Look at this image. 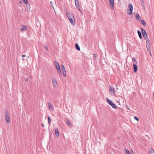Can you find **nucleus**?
Returning a JSON list of instances; mask_svg holds the SVG:
<instances>
[{
    "instance_id": "obj_1",
    "label": "nucleus",
    "mask_w": 154,
    "mask_h": 154,
    "mask_svg": "<svg viewBox=\"0 0 154 154\" xmlns=\"http://www.w3.org/2000/svg\"><path fill=\"white\" fill-rule=\"evenodd\" d=\"M5 117L6 122L8 123H9L10 122V115L9 113L7 110L6 109L5 110L4 113Z\"/></svg>"
},
{
    "instance_id": "obj_2",
    "label": "nucleus",
    "mask_w": 154,
    "mask_h": 154,
    "mask_svg": "<svg viewBox=\"0 0 154 154\" xmlns=\"http://www.w3.org/2000/svg\"><path fill=\"white\" fill-rule=\"evenodd\" d=\"M109 93L110 94L113 96L116 95L115 89L112 86H109Z\"/></svg>"
},
{
    "instance_id": "obj_3",
    "label": "nucleus",
    "mask_w": 154,
    "mask_h": 154,
    "mask_svg": "<svg viewBox=\"0 0 154 154\" xmlns=\"http://www.w3.org/2000/svg\"><path fill=\"white\" fill-rule=\"evenodd\" d=\"M150 42L149 40H147L146 41V46L147 47L148 51L149 53L151 55V52L150 50Z\"/></svg>"
},
{
    "instance_id": "obj_4",
    "label": "nucleus",
    "mask_w": 154,
    "mask_h": 154,
    "mask_svg": "<svg viewBox=\"0 0 154 154\" xmlns=\"http://www.w3.org/2000/svg\"><path fill=\"white\" fill-rule=\"evenodd\" d=\"M128 8L129 9L127 11L128 12L129 11H130V12H129L128 13L129 14L131 15L132 14V12L133 11V6L132 4H130L128 5Z\"/></svg>"
},
{
    "instance_id": "obj_5",
    "label": "nucleus",
    "mask_w": 154,
    "mask_h": 154,
    "mask_svg": "<svg viewBox=\"0 0 154 154\" xmlns=\"http://www.w3.org/2000/svg\"><path fill=\"white\" fill-rule=\"evenodd\" d=\"M52 82L54 87L55 88H57V83L56 79H53Z\"/></svg>"
},
{
    "instance_id": "obj_6",
    "label": "nucleus",
    "mask_w": 154,
    "mask_h": 154,
    "mask_svg": "<svg viewBox=\"0 0 154 154\" xmlns=\"http://www.w3.org/2000/svg\"><path fill=\"white\" fill-rule=\"evenodd\" d=\"M66 15L67 17L69 19V18H74L73 14L71 13H67L66 14Z\"/></svg>"
},
{
    "instance_id": "obj_7",
    "label": "nucleus",
    "mask_w": 154,
    "mask_h": 154,
    "mask_svg": "<svg viewBox=\"0 0 154 154\" xmlns=\"http://www.w3.org/2000/svg\"><path fill=\"white\" fill-rule=\"evenodd\" d=\"M141 30L143 36L146 38V37H147V34L146 31L143 28H141Z\"/></svg>"
},
{
    "instance_id": "obj_8",
    "label": "nucleus",
    "mask_w": 154,
    "mask_h": 154,
    "mask_svg": "<svg viewBox=\"0 0 154 154\" xmlns=\"http://www.w3.org/2000/svg\"><path fill=\"white\" fill-rule=\"evenodd\" d=\"M69 20L70 23H71L73 25H75V20L74 18H69Z\"/></svg>"
},
{
    "instance_id": "obj_9",
    "label": "nucleus",
    "mask_w": 154,
    "mask_h": 154,
    "mask_svg": "<svg viewBox=\"0 0 154 154\" xmlns=\"http://www.w3.org/2000/svg\"><path fill=\"white\" fill-rule=\"evenodd\" d=\"M27 27L26 26L24 25H22V28H20V30L22 32L24 31L25 30H27Z\"/></svg>"
},
{
    "instance_id": "obj_10",
    "label": "nucleus",
    "mask_w": 154,
    "mask_h": 154,
    "mask_svg": "<svg viewBox=\"0 0 154 154\" xmlns=\"http://www.w3.org/2000/svg\"><path fill=\"white\" fill-rule=\"evenodd\" d=\"M109 3L112 6V9L114 8V0H109Z\"/></svg>"
},
{
    "instance_id": "obj_11",
    "label": "nucleus",
    "mask_w": 154,
    "mask_h": 154,
    "mask_svg": "<svg viewBox=\"0 0 154 154\" xmlns=\"http://www.w3.org/2000/svg\"><path fill=\"white\" fill-rule=\"evenodd\" d=\"M55 134L56 136L58 137L59 136V133L58 129L57 128L55 129Z\"/></svg>"
},
{
    "instance_id": "obj_12",
    "label": "nucleus",
    "mask_w": 154,
    "mask_h": 154,
    "mask_svg": "<svg viewBox=\"0 0 154 154\" xmlns=\"http://www.w3.org/2000/svg\"><path fill=\"white\" fill-rule=\"evenodd\" d=\"M48 105L50 110V111H53V109L51 103H48Z\"/></svg>"
},
{
    "instance_id": "obj_13",
    "label": "nucleus",
    "mask_w": 154,
    "mask_h": 154,
    "mask_svg": "<svg viewBox=\"0 0 154 154\" xmlns=\"http://www.w3.org/2000/svg\"><path fill=\"white\" fill-rule=\"evenodd\" d=\"M133 67L134 68V72H136L137 70V65L135 64H133Z\"/></svg>"
},
{
    "instance_id": "obj_14",
    "label": "nucleus",
    "mask_w": 154,
    "mask_h": 154,
    "mask_svg": "<svg viewBox=\"0 0 154 154\" xmlns=\"http://www.w3.org/2000/svg\"><path fill=\"white\" fill-rule=\"evenodd\" d=\"M136 18L137 19L138 21H140L141 20V19L140 18V17L139 14H137L136 15Z\"/></svg>"
},
{
    "instance_id": "obj_15",
    "label": "nucleus",
    "mask_w": 154,
    "mask_h": 154,
    "mask_svg": "<svg viewBox=\"0 0 154 154\" xmlns=\"http://www.w3.org/2000/svg\"><path fill=\"white\" fill-rule=\"evenodd\" d=\"M149 154H154V151L151 148L149 149Z\"/></svg>"
},
{
    "instance_id": "obj_16",
    "label": "nucleus",
    "mask_w": 154,
    "mask_h": 154,
    "mask_svg": "<svg viewBox=\"0 0 154 154\" xmlns=\"http://www.w3.org/2000/svg\"><path fill=\"white\" fill-rule=\"evenodd\" d=\"M75 46L76 48L78 51H80V48L78 44L76 43L75 45Z\"/></svg>"
},
{
    "instance_id": "obj_17",
    "label": "nucleus",
    "mask_w": 154,
    "mask_h": 154,
    "mask_svg": "<svg viewBox=\"0 0 154 154\" xmlns=\"http://www.w3.org/2000/svg\"><path fill=\"white\" fill-rule=\"evenodd\" d=\"M66 122L67 124V125L69 126V127H72V125L69 122V121L68 120H66Z\"/></svg>"
},
{
    "instance_id": "obj_18",
    "label": "nucleus",
    "mask_w": 154,
    "mask_h": 154,
    "mask_svg": "<svg viewBox=\"0 0 154 154\" xmlns=\"http://www.w3.org/2000/svg\"><path fill=\"white\" fill-rule=\"evenodd\" d=\"M75 4L77 8L79 7V2L78 0H75Z\"/></svg>"
},
{
    "instance_id": "obj_19",
    "label": "nucleus",
    "mask_w": 154,
    "mask_h": 154,
    "mask_svg": "<svg viewBox=\"0 0 154 154\" xmlns=\"http://www.w3.org/2000/svg\"><path fill=\"white\" fill-rule=\"evenodd\" d=\"M62 73L63 76L66 77V69L62 70Z\"/></svg>"
},
{
    "instance_id": "obj_20",
    "label": "nucleus",
    "mask_w": 154,
    "mask_h": 154,
    "mask_svg": "<svg viewBox=\"0 0 154 154\" xmlns=\"http://www.w3.org/2000/svg\"><path fill=\"white\" fill-rule=\"evenodd\" d=\"M111 106L113 108L116 109L117 108V106L113 103H112L111 105Z\"/></svg>"
},
{
    "instance_id": "obj_21",
    "label": "nucleus",
    "mask_w": 154,
    "mask_h": 154,
    "mask_svg": "<svg viewBox=\"0 0 154 154\" xmlns=\"http://www.w3.org/2000/svg\"><path fill=\"white\" fill-rule=\"evenodd\" d=\"M137 33H138V35H139V36L140 38V39H141L142 38V36L141 35V32L140 31L138 30L137 31Z\"/></svg>"
},
{
    "instance_id": "obj_22",
    "label": "nucleus",
    "mask_w": 154,
    "mask_h": 154,
    "mask_svg": "<svg viewBox=\"0 0 154 154\" xmlns=\"http://www.w3.org/2000/svg\"><path fill=\"white\" fill-rule=\"evenodd\" d=\"M106 100L107 101V102L108 103L111 105L112 104V102L110 100H109L108 98H106Z\"/></svg>"
},
{
    "instance_id": "obj_23",
    "label": "nucleus",
    "mask_w": 154,
    "mask_h": 154,
    "mask_svg": "<svg viewBox=\"0 0 154 154\" xmlns=\"http://www.w3.org/2000/svg\"><path fill=\"white\" fill-rule=\"evenodd\" d=\"M124 150L126 154H131L129 151L128 149H125Z\"/></svg>"
},
{
    "instance_id": "obj_24",
    "label": "nucleus",
    "mask_w": 154,
    "mask_h": 154,
    "mask_svg": "<svg viewBox=\"0 0 154 154\" xmlns=\"http://www.w3.org/2000/svg\"><path fill=\"white\" fill-rule=\"evenodd\" d=\"M132 62L134 64H135L137 63L136 60L134 58H132Z\"/></svg>"
},
{
    "instance_id": "obj_25",
    "label": "nucleus",
    "mask_w": 154,
    "mask_h": 154,
    "mask_svg": "<svg viewBox=\"0 0 154 154\" xmlns=\"http://www.w3.org/2000/svg\"><path fill=\"white\" fill-rule=\"evenodd\" d=\"M140 21H141V23L142 24L145 26L146 25V23L144 21L141 20H140Z\"/></svg>"
},
{
    "instance_id": "obj_26",
    "label": "nucleus",
    "mask_w": 154,
    "mask_h": 154,
    "mask_svg": "<svg viewBox=\"0 0 154 154\" xmlns=\"http://www.w3.org/2000/svg\"><path fill=\"white\" fill-rule=\"evenodd\" d=\"M57 72L58 73L59 75L60 76H61L62 75V73L61 72V71L60 69H59V70H58Z\"/></svg>"
},
{
    "instance_id": "obj_27",
    "label": "nucleus",
    "mask_w": 154,
    "mask_h": 154,
    "mask_svg": "<svg viewBox=\"0 0 154 154\" xmlns=\"http://www.w3.org/2000/svg\"><path fill=\"white\" fill-rule=\"evenodd\" d=\"M54 65L55 66H57L59 65V64L58 62L57 61H55L54 62Z\"/></svg>"
},
{
    "instance_id": "obj_28",
    "label": "nucleus",
    "mask_w": 154,
    "mask_h": 154,
    "mask_svg": "<svg viewBox=\"0 0 154 154\" xmlns=\"http://www.w3.org/2000/svg\"><path fill=\"white\" fill-rule=\"evenodd\" d=\"M51 122V121L50 118L49 117H48V122L49 125L50 124Z\"/></svg>"
},
{
    "instance_id": "obj_29",
    "label": "nucleus",
    "mask_w": 154,
    "mask_h": 154,
    "mask_svg": "<svg viewBox=\"0 0 154 154\" xmlns=\"http://www.w3.org/2000/svg\"><path fill=\"white\" fill-rule=\"evenodd\" d=\"M55 67H56V68L57 69V70L60 69V65L57 66H55Z\"/></svg>"
},
{
    "instance_id": "obj_30",
    "label": "nucleus",
    "mask_w": 154,
    "mask_h": 154,
    "mask_svg": "<svg viewBox=\"0 0 154 154\" xmlns=\"http://www.w3.org/2000/svg\"><path fill=\"white\" fill-rule=\"evenodd\" d=\"M44 47H45V48L46 49L47 51H48V46H47V45L45 44V45Z\"/></svg>"
},
{
    "instance_id": "obj_31",
    "label": "nucleus",
    "mask_w": 154,
    "mask_h": 154,
    "mask_svg": "<svg viewBox=\"0 0 154 154\" xmlns=\"http://www.w3.org/2000/svg\"><path fill=\"white\" fill-rule=\"evenodd\" d=\"M24 2L26 4H27L28 3L27 0H23Z\"/></svg>"
},
{
    "instance_id": "obj_32",
    "label": "nucleus",
    "mask_w": 154,
    "mask_h": 154,
    "mask_svg": "<svg viewBox=\"0 0 154 154\" xmlns=\"http://www.w3.org/2000/svg\"><path fill=\"white\" fill-rule=\"evenodd\" d=\"M61 67H62V70L66 69L65 68L64 66L63 65H61Z\"/></svg>"
},
{
    "instance_id": "obj_33",
    "label": "nucleus",
    "mask_w": 154,
    "mask_h": 154,
    "mask_svg": "<svg viewBox=\"0 0 154 154\" xmlns=\"http://www.w3.org/2000/svg\"><path fill=\"white\" fill-rule=\"evenodd\" d=\"M134 118L137 121H138L139 120V119L136 116H134Z\"/></svg>"
},
{
    "instance_id": "obj_34",
    "label": "nucleus",
    "mask_w": 154,
    "mask_h": 154,
    "mask_svg": "<svg viewBox=\"0 0 154 154\" xmlns=\"http://www.w3.org/2000/svg\"><path fill=\"white\" fill-rule=\"evenodd\" d=\"M23 2L22 1H20V4H22Z\"/></svg>"
},
{
    "instance_id": "obj_35",
    "label": "nucleus",
    "mask_w": 154,
    "mask_h": 154,
    "mask_svg": "<svg viewBox=\"0 0 154 154\" xmlns=\"http://www.w3.org/2000/svg\"><path fill=\"white\" fill-rule=\"evenodd\" d=\"M77 8L80 11H81L80 9L79 8V7H77Z\"/></svg>"
},
{
    "instance_id": "obj_36",
    "label": "nucleus",
    "mask_w": 154,
    "mask_h": 154,
    "mask_svg": "<svg viewBox=\"0 0 154 154\" xmlns=\"http://www.w3.org/2000/svg\"><path fill=\"white\" fill-rule=\"evenodd\" d=\"M25 57V55H23L22 56V57Z\"/></svg>"
},
{
    "instance_id": "obj_37",
    "label": "nucleus",
    "mask_w": 154,
    "mask_h": 154,
    "mask_svg": "<svg viewBox=\"0 0 154 154\" xmlns=\"http://www.w3.org/2000/svg\"><path fill=\"white\" fill-rule=\"evenodd\" d=\"M153 98L154 99V92H153Z\"/></svg>"
},
{
    "instance_id": "obj_38",
    "label": "nucleus",
    "mask_w": 154,
    "mask_h": 154,
    "mask_svg": "<svg viewBox=\"0 0 154 154\" xmlns=\"http://www.w3.org/2000/svg\"><path fill=\"white\" fill-rule=\"evenodd\" d=\"M41 125H42V126L43 127H44V125H43V123Z\"/></svg>"
},
{
    "instance_id": "obj_39",
    "label": "nucleus",
    "mask_w": 154,
    "mask_h": 154,
    "mask_svg": "<svg viewBox=\"0 0 154 154\" xmlns=\"http://www.w3.org/2000/svg\"><path fill=\"white\" fill-rule=\"evenodd\" d=\"M50 3L51 4H52V1H51L50 2Z\"/></svg>"
},
{
    "instance_id": "obj_40",
    "label": "nucleus",
    "mask_w": 154,
    "mask_h": 154,
    "mask_svg": "<svg viewBox=\"0 0 154 154\" xmlns=\"http://www.w3.org/2000/svg\"><path fill=\"white\" fill-rule=\"evenodd\" d=\"M80 12H81L82 14L83 13L82 11H80Z\"/></svg>"
},
{
    "instance_id": "obj_41",
    "label": "nucleus",
    "mask_w": 154,
    "mask_h": 154,
    "mask_svg": "<svg viewBox=\"0 0 154 154\" xmlns=\"http://www.w3.org/2000/svg\"><path fill=\"white\" fill-rule=\"evenodd\" d=\"M116 87H117V88H116V89H118V88H117V86H116Z\"/></svg>"
},
{
    "instance_id": "obj_42",
    "label": "nucleus",
    "mask_w": 154,
    "mask_h": 154,
    "mask_svg": "<svg viewBox=\"0 0 154 154\" xmlns=\"http://www.w3.org/2000/svg\"><path fill=\"white\" fill-rule=\"evenodd\" d=\"M24 60V58H23V60Z\"/></svg>"
},
{
    "instance_id": "obj_43",
    "label": "nucleus",
    "mask_w": 154,
    "mask_h": 154,
    "mask_svg": "<svg viewBox=\"0 0 154 154\" xmlns=\"http://www.w3.org/2000/svg\"><path fill=\"white\" fill-rule=\"evenodd\" d=\"M59 1H60L61 0H59Z\"/></svg>"
}]
</instances>
